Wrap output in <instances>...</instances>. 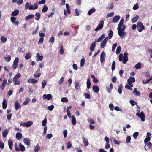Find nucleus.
<instances>
[{
  "label": "nucleus",
  "mask_w": 152,
  "mask_h": 152,
  "mask_svg": "<svg viewBox=\"0 0 152 152\" xmlns=\"http://www.w3.org/2000/svg\"><path fill=\"white\" fill-rule=\"evenodd\" d=\"M124 22V19H121L119 22L117 27L118 34L122 39H124L127 35L126 33L124 31L126 28V26L123 24Z\"/></svg>",
  "instance_id": "nucleus-1"
},
{
  "label": "nucleus",
  "mask_w": 152,
  "mask_h": 152,
  "mask_svg": "<svg viewBox=\"0 0 152 152\" xmlns=\"http://www.w3.org/2000/svg\"><path fill=\"white\" fill-rule=\"evenodd\" d=\"M25 7L26 10L28 9L30 10H34L38 8V5L37 3H35L34 5H32L31 3L27 2L25 5Z\"/></svg>",
  "instance_id": "nucleus-2"
},
{
  "label": "nucleus",
  "mask_w": 152,
  "mask_h": 152,
  "mask_svg": "<svg viewBox=\"0 0 152 152\" xmlns=\"http://www.w3.org/2000/svg\"><path fill=\"white\" fill-rule=\"evenodd\" d=\"M127 56L128 53L126 52H125L124 53L123 57V54H120L119 56V61H123V63L124 64H126L128 60V57Z\"/></svg>",
  "instance_id": "nucleus-3"
},
{
  "label": "nucleus",
  "mask_w": 152,
  "mask_h": 152,
  "mask_svg": "<svg viewBox=\"0 0 152 152\" xmlns=\"http://www.w3.org/2000/svg\"><path fill=\"white\" fill-rule=\"evenodd\" d=\"M21 74L20 73H17L13 79L14 84L15 86L19 85L20 84V81L18 80L21 77Z\"/></svg>",
  "instance_id": "nucleus-4"
},
{
  "label": "nucleus",
  "mask_w": 152,
  "mask_h": 152,
  "mask_svg": "<svg viewBox=\"0 0 152 152\" xmlns=\"http://www.w3.org/2000/svg\"><path fill=\"white\" fill-rule=\"evenodd\" d=\"M137 28L139 32H141L142 30L145 29V27L141 22H138L137 23Z\"/></svg>",
  "instance_id": "nucleus-5"
},
{
  "label": "nucleus",
  "mask_w": 152,
  "mask_h": 152,
  "mask_svg": "<svg viewBox=\"0 0 152 152\" xmlns=\"http://www.w3.org/2000/svg\"><path fill=\"white\" fill-rule=\"evenodd\" d=\"M135 81V78L133 77L130 76L127 80L128 84L131 86V87H133L132 83L134 82Z\"/></svg>",
  "instance_id": "nucleus-6"
},
{
  "label": "nucleus",
  "mask_w": 152,
  "mask_h": 152,
  "mask_svg": "<svg viewBox=\"0 0 152 152\" xmlns=\"http://www.w3.org/2000/svg\"><path fill=\"white\" fill-rule=\"evenodd\" d=\"M104 23V22L103 20L100 21L99 22V24L97 27L95 29V31H97L98 30L101 29L103 28Z\"/></svg>",
  "instance_id": "nucleus-7"
},
{
  "label": "nucleus",
  "mask_w": 152,
  "mask_h": 152,
  "mask_svg": "<svg viewBox=\"0 0 152 152\" xmlns=\"http://www.w3.org/2000/svg\"><path fill=\"white\" fill-rule=\"evenodd\" d=\"M136 115L140 118L142 121H145V115L143 112H141L140 113H136Z\"/></svg>",
  "instance_id": "nucleus-8"
},
{
  "label": "nucleus",
  "mask_w": 152,
  "mask_h": 152,
  "mask_svg": "<svg viewBox=\"0 0 152 152\" xmlns=\"http://www.w3.org/2000/svg\"><path fill=\"white\" fill-rule=\"evenodd\" d=\"M33 122L31 121H28L27 122L21 123L20 124V125L23 127H28L30 126H31L33 124Z\"/></svg>",
  "instance_id": "nucleus-9"
},
{
  "label": "nucleus",
  "mask_w": 152,
  "mask_h": 152,
  "mask_svg": "<svg viewBox=\"0 0 152 152\" xmlns=\"http://www.w3.org/2000/svg\"><path fill=\"white\" fill-rule=\"evenodd\" d=\"M18 62L19 58H18L17 57L15 59L12 65L14 69H15L17 68Z\"/></svg>",
  "instance_id": "nucleus-10"
},
{
  "label": "nucleus",
  "mask_w": 152,
  "mask_h": 152,
  "mask_svg": "<svg viewBox=\"0 0 152 152\" xmlns=\"http://www.w3.org/2000/svg\"><path fill=\"white\" fill-rule=\"evenodd\" d=\"M42 98L44 100L47 99L48 100H49L52 99V96L50 94H48L47 95L44 94L43 95Z\"/></svg>",
  "instance_id": "nucleus-11"
},
{
  "label": "nucleus",
  "mask_w": 152,
  "mask_h": 152,
  "mask_svg": "<svg viewBox=\"0 0 152 152\" xmlns=\"http://www.w3.org/2000/svg\"><path fill=\"white\" fill-rule=\"evenodd\" d=\"M7 83V80L6 79H4L3 80L2 85L0 86V89L3 90L5 88L6 84Z\"/></svg>",
  "instance_id": "nucleus-12"
},
{
  "label": "nucleus",
  "mask_w": 152,
  "mask_h": 152,
  "mask_svg": "<svg viewBox=\"0 0 152 152\" xmlns=\"http://www.w3.org/2000/svg\"><path fill=\"white\" fill-rule=\"evenodd\" d=\"M106 57V55L104 52H102L100 56V61L102 63L104 61L105 58Z\"/></svg>",
  "instance_id": "nucleus-13"
},
{
  "label": "nucleus",
  "mask_w": 152,
  "mask_h": 152,
  "mask_svg": "<svg viewBox=\"0 0 152 152\" xmlns=\"http://www.w3.org/2000/svg\"><path fill=\"white\" fill-rule=\"evenodd\" d=\"M14 105L15 109L16 110H18L21 107L20 104L17 100H16L14 102Z\"/></svg>",
  "instance_id": "nucleus-14"
},
{
  "label": "nucleus",
  "mask_w": 152,
  "mask_h": 152,
  "mask_svg": "<svg viewBox=\"0 0 152 152\" xmlns=\"http://www.w3.org/2000/svg\"><path fill=\"white\" fill-rule=\"evenodd\" d=\"M120 18V16L119 15L115 16L113 19V22L115 23H117L118 22Z\"/></svg>",
  "instance_id": "nucleus-15"
},
{
  "label": "nucleus",
  "mask_w": 152,
  "mask_h": 152,
  "mask_svg": "<svg viewBox=\"0 0 152 152\" xmlns=\"http://www.w3.org/2000/svg\"><path fill=\"white\" fill-rule=\"evenodd\" d=\"M37 61H42L43 59V56H40L39 53H37L36 57Z\"/></svg>",
  "instance_id": "nucleus-16"
},
{
  "label": "nucleus",
  "mask_w": 152,
  "mask_h": 152,
  "mask_svg": "<svg viewBox=\"0 0 152 152\" xmlns=\"http://www.w3.org/2000/svg\"><path fill=\"white\" fill-rule=\"evenodd\" d=\"M28 83H29L35 84L38 82V80L30 78L28 80Z\"/></svg>",
  "instance_id": "nucleus-17"
},
{
  "label": "nucleus",
  "mask_w": 152,
  "mask_h": 152,
  "mask_svg": "<svg viewBox=\"0 0 152 152\" xmlns=\"http://www.w3.org/2000/svg\"><path fill=\"white\" fill-rule=\"evenodd\" d=\"M96 41L93 42L90 46V49L91 51H93L95 49V47L96 46Z\"/></svg>",
  "instance_id": "nucleus-18"
},
{
  "label": "nucleus",
  "mask_w": 152,
  "mask_h": 152,
  "mask_svg": "<svg viewBox=\"0 0 152 152\" xmlns=\"http://www.w3.org/2000/svg\"><path fill=\"white\" fill-rule=\"evenodd\" d=\"M9 130L7 129H5L2 132V136L3 137H6L7 135Z\"/></svg>",
  "instance_id": "nucleus-19"
},
{
  "label": "nucleus",
  "mask_w": 152,
  "mask_h": 152,
  "mask_svg": "<svg viewBox=\"0 0 152 152\" xmlns=\"http://www.w3.org/2000/svg\"><path fill=\"white\" fill-rule=\"evenodd\" d=\"M23 141L24 143L26 145H29L30 143V140L28 138H25L23 140Z\"/></svg>",
  "instance_id": "nucleus-20"
},
{
  "label": "nucleus",
  "mask_w": 152,
  "mask_h": 152,
  "mask_svg": "<svg viewBox=\"0 0 152 152\" xmlns=\"http://www.w3.org/2000/svg\"><path fill=\"white\" fill-rule=\"evenodd\" d=\"M13 142L11 139H10L8 140V145L11 150L12 149Z\"/></svg>",
  "instance_id": "nucleus-21"
},
{
  "label": "nucleus",
  "mask_w": 152,
  "mask_h": 152,
  "mask_svg": "<svg viewBox=\"0 0 152 152\" xmlns=\"http://www.w3.org/2000/svg\"><path fill=\"white\" fill-rule=\"evenodd\" d=\"M133 94L137 96H139L140 95V93L138 91L136 88H135L133 91Z\"/></svg>",
  "instance_id": "nucleus-22"
},
{
  "label": "nucleus",
  "mask_w": 152,
  "mask_h": 152,
  "mask_svg": "<svg viewBox=\"0 0 152 152\" xmlns=\"http://www.w3.org/2000/svg\"><path fill=\"white\" fill-rule=\"evenodd\" d=\"M72 123L73 125H75L76 124V120L74 116H72L71 118Z\"/></svg>",
  "instance_id": "nucleus-23"
},
{
  "label": "nucleus",
  "mask_w": 152,
  "mask_h": 152,
  "mask_svg": "<svg viewBox=\"0 0 152 152\" xmlns=\"http://www.w3.org/2000/svg\"><path fill=\"white\" fill-rule=\"evenodd\" d=\"M105 35L104 34H103L101 37H99L97 40H96L97 42H99L102 40L104 38Z\"/></svg>",
  "instance_id": "nucleus-24"
},
{
  "label": "nucleus",
  "mask_w": 152,
  "mask_h": 152,
  "mask_svg": "<svg viewBox=\"0 0 152 152\" xmlns=\"http://www.w3.org/2000/svg\"><path fill=\"white\" fill-rule=\"evenodd\" d=\"M22 137L21 133L20 132H17L16 135V137L18 140H20Z\"/></svg>",
  "instance_id": "nucleus-25"
},
{
  "label": "nucleus",
  "mask_w": 152,
  "mask_h": 152,
  "mask_svg": "<svg viewBox=\"0 0 152 152\" xmlns=\"http://www.w3.org/2000/svg\"><path fill=\"white\" fill-rule=\"evenodd\" d=\"M139 18V16L138 15H137L136 16L132 19V22L133 23L136 22L137 21Z\"/></svg>",
  "instance_id": "nucleus-26"
},
{
  "label": "nucleus",
  "mask_w": 152,
  "mask_h": 152,
  "mask_svg": "<svg viewBox=\"0 0 152 152\" xmlns=\"http://www.w3.org/2000/svg\"><path fill=\"white\" fill-rule=\"evenodd\" d=\"M31 57V53L29 52H28L26 53L25 56V58L26 60H28Z\"/></svg>",
  "instance_id": "nucleus-27"
},
{
  "label": "nucleus",
  "mask_w": 152,
  "mask_h": 152,
  "mask_svg": "<svg viewBox=\"0 0 152 152\" xmlns=\"http://www.w3.org/2000/svg\"><path fill=\"white\" fill-rule=\"evenodd\" d=\"M92 88L94 91L95 93H98L99 91V87L95 86H94L92 87Z\"/></svg>",
  "instance_id": "nucleus-28"
},
{
  "label": "nucleus",
  "mask_w": 152,
  "mask_h": 152,
  "mask_svg": "<svg viewBox=\"0 0 152 152\" xmlns=\"http://www.w3.org/2000/svg\"><path fill=\"white\" fill-rule=\"evenodd\" d=\"M3 108L5 109L7 107V103L6 100H4L2 102Z\"/></svg>",
  "instance_id": "nucleus-29"
},
{
  "label": "nucleus",
  "mask_w": 152,
  "mask_h": 152,
  "mask_svg": "<svg viewBox=\"0 0 152 152\" xmlns=\"http://www.w3.org/2000/svg\"><path fill=\"white\" fill-rule=\"evenodd\" d=\"M96 11V9L95 8H93L92 9L90 10L88 13V14L89 15H91L92 13L95 12Z\"/></svg>",
  "instance_id": "nucleus-30"
},
{
  "label": "nucleus",
  "mask_w": 152,
  "mask_h": 152,
  "mask_svg": "<svg viewBox=\"0 0 152 152\" xmlns=\"http://www.w3.org/2000/svg\"><path fill=\"white\" fill-rule=\"evenodd\" d=\"M19 13V11L18 10H15L12 13L11 15L13 16H17Z\"/></svg>",
  "instance_id": "nucleus-31"
},
{
  "label": "nucleus",
  "mask_w": 152,
  "mask_h": 152,
  "mask_svg": "<svg viewBox=\"0 0 152 152\" xmlns=\"http://www.w3.org/2000/svg\"><path fill=\"white\" fill-rule=\"evenodd\" d=\"M34 15L33 14H31L28 16L26 17L25 19V20L26 21H28L29 19H31L33 18L34 17Z\"/></svg>",
  "instance_id": "nucleus-32"
},
{
  "label": "nucleus",
  "mask_w": 152,
  "mask_h": 152,
  "mask_svg": "<svg viewBox=\"0 0 152 152\" xmlns=\"http://www.w3.org/2000/svg\"><path fill=\"white\" fill-rule=\"evenodd\" d=\"M0 40L2 42L4 43L6 42L7 39L5 37L1 36V37Z\"/></svg>",
  "instance_id": "nucleus-33"
},
{
  "label": "nucleus",
  "mask_w": 152,
  "mask_h": 152,
  "mask_svg": "<svg viewBox=\"0 0 152 152\" xmlns=\"http://www.w3.org/2000/svg\"><path fill=\"white\" fill-rule=\"evenodd\" d=\"M35 15L36 17V18H35V20L37 21L39 20L40 18V14L39 13H36Z\"/></svg>",
  "instance_id": "nucleus-34"
},
{
  "label": "nucleus",
  "mask_w": 152,
  "mask_h": 152,
  "mask_svg": "<svg viewBox=\"0 0 152 152\" xmlns=\"http://www.w3.org/2000/svg\"><path fill=\"white\" fill-rule=\"evenodd\" d=\"M135 68L136 69H139L141 67V64L140 62H139L135 65Z\"/></svg>",
  "instance_id": "nucleus-35"
},
{
  "label": "nucleus",
  "mask_w": 152,
  "mask_h": 152,
  "mask_svg": "<svg viewBox=\"0 0 152 152\" xmlns=\"http://www.w3.org/2000/svg\"><path fill=\"white\" fill-rule=\"evenodd\" d=\"M83 142L84 144L86 146H87L88 145L89 143L87 139L84 138H83Z\"/></svg>",
  "instance_id": "nucleus-36"
},
{
  "label": "nucleus",
  "mask_w": 152,
  "mask_h": 152,
  "mask_svg": "<svg viewBox=\"0 0 152 152\" xmlns=\"http://www.w3.org/2000/svg\"><path fill=\"white\" fill-rule=\"evenodd\" d=\"M110 140L111 142H114L115 144H119V143L118 142L117 140L114 137H112L110 138Z\"/></svg>",
  "instance_id": "nucleus-37"
},
{
  "label": "nucleus",
  "mask_w": 152,
  "mask_h": 152,
  "mask_svg": "<svg viewBox=\"0 0 152 152\" xmlns=\"http://www.w3.org/2000/svg\"><path fill=\"white\" fill-rule=\"evenodd\" d=\"M86 83L87 88L88 89H89L91 87V84L90 82V80L89 79H87Z\"/></svg>",
  "instance_id": "nucleus-38"
},
{
  "label": "nucleus",
  "mask_w": 152,
  "mask_h": 152,
  "mask_svg": "<svg viewBox=\"0 0 152 152\" xmlns=\"http://www.w3.org/2000/svg\"><path fill=\"white\" fill-rule=\"evenodd\" d=\"M30 100V99L29 98H26L23 102V104L25 105H26L29 102Z\"/></svg>",
  "instance_id": "nucleus-39"
},
{
  "label": "nucleus",
  "mask_w": 152,
  "mask_h": 152,
  "mask_svg": "<svg viewBox=\"0 0 152 152\" xmlns=\"http://www.w3.org/2000/svg\"><path fill=\"white\" fill-rule=\"evenodd\" d=\"M40 149V147L39 144H37L36 146L35 147L34 151L35 152H38Z\"/></svg>",
  "instance_id": "nucleus-40"
},
{
  "label": "nucleus",
  "mask_w": 152,
  "mask_h": 152,
  "mask_svg": "<svg viewBox=\"0 0 152 152\" xmlns=\"http://www.w3.org/2000/svg\"><path fill=\"white\" fill-rule=\"evenodd\" d=\"M123 88V86H122V85L121 84H120V85L119 86V88L118 89V93L121 94L122 93V90Z\"/></svg>",
  "instance_id": "nucleus-41"
},
{
  "label": "nucleus",
  "mask_w": 152,
  "mask_h": 152,
  "mask_svg": "<svg viewBox=\"0 0 152 152\" xmlns=\"http://www.w3.org/2000/svg\"><path fill=\"white\" fill-rule=\"evenodd\" d=\"M48 8L46 4H45L42 10V11L43 12H45L47 11Z\"/></svg>",
  "instance_id": "nucleus-42"
},
{
  "label": "nucleus",
  "mask_w": 152,
  "mask_h": 152,
  "mask_svg": "<svg viewBox=\"0 0 152 152\" xmlns=\"http://www.w3.org/2000/svg\"><path fill=\"white\" fill-rule=\"evenodd\" d=\"M113 33L112 30H110L108 34L109 38L110 39L113 36Z\"/></svg>",
  "instance_id": "nucleus-43"
},
{
  "label": "nucleus",
  "mask_w": 152,
  "mask_h": 152,
  "mask_svg": "<svg viewBox=\"0 0 152 152\" xmlns=\"http://www.w3.org/2000/svg\"><path fill=\"white\" fill-rule=\"evenodd\" d=\"M19 146L20 148V150L21 151H25V148L23 145L20 143L19 144Z\"/></svg>",
  "instance_id": "nucleus-44"
},
{
  "label": "nucleus",
  "mask_w": 152,
  "mask_h": 152,
  "mask_svg": "<svg viewBox=\"0 0 152 152\" xmlns=\"http://www.w3.org/2000/svg\"><path fill=\"white\" fill-rule=\"evenodd\" d=\"M115 61H113L112 65V67H111V69L112 71L114 70L115 69Z\"/></svg>",
  "instance_id": "nucleus-45"
},
{
  "label": "nucleus",
  "mask_w": 152,
  "mask_h": 152,
  "mask_svg": "<svg viewBox=\"0 0 152 152\" xmlns=\"http://www.w3.org/2000/svg\"><path fill=\"white\" fill-rule=\"evenodd\" d=\"M47 81L46 80H44L42 81V85L43 88H44L45 86L46 85Z\"/></svg>",
  "instance_id": "nucleus-46"
},
{
  "label": "nucleus",
  "mask_w": 152,
  "mask_h": 152,
  "mask_svg": "<svg viewBox=\"0 0 152 152\" xmlns=\"http://www.w3.org/2000/svg\"><path fill=\"white\" fill-rule=\"evenodd\" d=\"M5 58L6 61L8 62L10 61L11 59V57L9 55H8L7 57H5Z\"/></svg>",
  "instance_id": "nucleus-47"
},
{
  "label": "nucleus",
  "mask_w": 152,
  "mask_h": 152,
  "mask_svg": "<svg viewBox=\"0 0 152 152\" xmlns=\"http://www.w3.org/2000/svg\"><path fill=\"white\" fill-rule=\"evenodd\" d=\"M80 87L79 83L77 81H76L75 83V88L77 89H78Z\"/></svg>",
  "instance_id": "nucleus-48"
},
{
  "label": "nucleus",
  "mask_w": 152,
  "mask_h": 152,
  "mask_svg": "<svg viewBox=\"0 0 152 152\" xmlns=\"http://www.w3.org/2000/svg\"><path fill=\"white\" fill-rule=\"evenodd\" d=\"M85 60L84 58L81 59L80 61V66L82 67L85 64Z\"/></svg>",
  "instance_id": "nucleus-49"
},
{
  "label": "nucleus",
  "mask_w": 152,
  "mask_h": 152,
  "mask_svg": "<svg viewBox=\"0 0 152 152\" xmlns=\"http://www.w3.org/2000/svg\"><path fill=\"white\" fill-rule=\"evenodd\" d=\"M121 47L120 46H118L117 47L116 51V53L117 54H119L120 52L121 51Z\"/></svg>",
  "instance_id": "nucleus-50"
},
{
  "label": "nucleus",
  "mask_w": 152,
  "mask_h": 152,
  "mask_svg": "<svg viewBox=\"0 0 152 152\" xmlns=\"http://www.w3.org/2000/svg\"><path fill=\"white\" fill-rule=\"evenodd\" d=\"M109 107L112 111L114 110V105L113 104L110 103L109 104Z\"/></svg>",
  "instance_id": "nucleus-51"
},
{
  "label": "nucleus",
  "mask_w": 152,
  "mask_h": 152,
  "mask_svg": "<svg viewBox=\"0 0 152 152\" xmlns=\"http://www.w3.org/2000/svg\"><path fill=\"white\" fill-rule=\"evenodd\" d=\"M47 122V120L45 118L44 120H43L42 121V125L43 126H46V124Z\"/></svg>",
  "instance_id": "nucleus-52"
},
{
  "label": "nucleus",
  "mask_w": 152,
  "mask_h": 152,
  "mask_svg": "<svg viewBox=\"0 0 152 152\" xmlns=\"http://www.w3.org/2000/svg\"><path fill=\"white\" fill-rule=\"evenodd\" d=\"M40 75L38 71H36L34 75V76L36 78H37L40 77Z\"/></svg>",
  "instance_id": "nucleus-53"
},
{
  "label": "nucleus",
  "mask_w": 152,
  "mask_h": 152,
  "mask_svg": "<svg viewBox=\"0 0 152 152\" xmlns=\"http://www.w3.org/2000/svg\"><path fill=\"white\" fill-rule=\"evenodd\" d=\"M107 43V42L104 41H102V42H101V48H103L104 47L105 45H106V44Z\"/></svg>",
  "instance_id": "nucleus-54"
},
{
  "label": "nucleus",
  "mask_w": 152,
  "mask_h": 152,
  "mask_svg": "<svg viewBox=\"0 0 152 152\" xmlns=\"http://www.w3.org/2000/svg\"><path fill=\"white\" fill-rule=\"evenodd\" d=\"M138 8H139L138 5V4L136 3L134 5V6L133 7V9L134 10H136L137 9H138Z\"/></svg>",
  "instance_id": "nucleus-55"
},
{
  "label": "nucleus",
  "mask_w": 152,
  "mask_h": 152,
  "mask_svg": "<svg viewBox=\"0 0 152 152\" xmlns=\"http://www.w3.org/2000/svg\"><path fill=\"white\" fill-rule=\"evenodd\" d=\"M151 81V80H150V78L148 80H146L145 81L143 80L142 81V83L143 84H146L149 83Z\"/></svg>",
  "instance_id": "nucleus-56"
},
{
  "label": "nucleus",
  "mask_w": 152,
  "mask_h": 152,
  "mask_svg": "<svg viewBox=\"0 0 152 152\" xmlns=\"http://www.w3.org/2000/svg\"><path fill=\"white\" fill-rule=\"evenodd\" d=\"M138 135L139 133L138 132H134L133 134V137L135 139H137V137L138 136Z\"/></svg>",
  "instance_id": "nucleus-57"
},
{
  "label": "nucleus",
  "mask_w": 152,
  "mask_h": 152,
  "mask_svg": "<svg viewBox=\"0 0 152 152\" xmlns=\"http://www.w3.org/2000/svg\"><path fill=\"white\" fill-rule=\"evenodd\" d=\"M54 107V106L53 105H51L48 107V108L49 110L52 111Z\"/></svg>",
  "instance_id": "nucleus-58"
},
{
  "label": "nucleus",
  "mask_w": 152,
  "mask_h": 152,
  "mask_svg": "<svg viewBox=\"0 0 152 152\" xmlns=\"http://www.w3.org/2000/svg\"><path fill=\"white\" fill-rule=\"evenodd\" d=\"M113 7V3H111L109 5V6L107 7V9L108 10H111L112 9Z\"/></svg>",
  "instance_id": "nucleus-59"
},
{
  "label": "nucleus",
  "mask_w": 152,
  "mask_h": 152,
  "mask_svg": "<svg viewBox=\"0 0 152 152\" xmlns=\"http://www.w3.org/2000/svg\"><path fill=\"white\" fill-rule=\"evenodd\" d=\"M151 138L150 137H148L145 138L144 140L145 143H146L148 142L150 140Z\"/></svg>",
  "instance_id": "nucleus-60"
},
{
  "label": "nucleus",
  "mask_w": 152,
  "mask_h": 152,
  "mask_svg": "<svg viewBox=\"0 0 152 152\" xmlns=\"http://www.w3.org/2000/svg\"><path fill=\"white\" fill-rule=\"evenodd\" d=\"M132 87H131V86L129 85L128 84H127L125 86V88L127 89H129L131 90H132Z\"/></svg>",
  "instance_id": "nucleus-61"
},
{
  "label": "nucleus",
  "mask_w": 152,
  "mask_h": 152,
  "mask_svg": "<svg viewBox=\"0 0 152 152\" xmlns=\"http://www.w3.org/2000/svg\"><path fill=\"white\" fill-rule=\"evenodd\" d=\"M129 102L131 104L132 106H134L135 105L137 104V102H136L134 100H131Z\"/></svg>",
  "instance_id": "nucleus-62"
},
{
  "label": "nucleus",
  "mask_w": 152,
  "mask_h": 152,
  "mask_svg": "<svg viewBox=\"0 0 152 152\" xmlns=\"http://www.w3.org/2000/svg\"><path fill=\"white\" fill-rule=\"evenodd\" d=\"M53 137L52 134H49L47 135L46 136V137L47 139H51Z\"/></svg>",
  "instance_id": "nucleus-63"
},
{
  "label": "nucleus",
  "mask_w": 152,
  "mask_h": 152,
  "mask_svg": "<svg viewBox=\"0 0 152 152\" xmlns=\"http://www.w3.org/2000/svg\"><path fill=\"white\" fill-rule=\"evenodd\" d=\"M131 138L130 136H127L126 138V141L127 143H129L130 142Z\"/></svg>",
  "instance_id": "nucleus-64"
}]
</instances>
